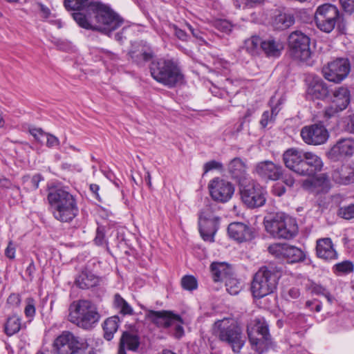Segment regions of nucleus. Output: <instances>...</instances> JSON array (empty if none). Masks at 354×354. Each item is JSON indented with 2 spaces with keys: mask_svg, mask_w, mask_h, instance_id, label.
Returning <instances> with one entry per match:
<instances>
[{
  "mask_svg": "<svg viewBox=\"0 0 354 354\" xmlns=\"http://www.w3.org/2000/svg\"><path fill=\"white\" fill-rule=\"evenodd\" d=\"M67 10L77 11L72 17L78 26L110 37L124 23V19L110 6L97 0H64Z\"/></svg>",
  "mask_w": 354,
  "mask_h": 354,
  "instance_id": "obj_1",
  "label": "nucleus"
},
{
  "mask_svg": "<svg viewBox=\"0 0 354 354\" xmlns=\"http://www.w3.org/2000/svg\"><path fill=\"white\" fill-rule=\"evenodd\" d=\"M283 160L287 168L302 176H314L324 167L320 156L296 148L287 149L283 154Z\"/></svg>",
  "mask_w": 354,
  "mask_h": 354,
  "instance_id": "obj_2",
  "label": "nucleus"
},
{
  "mask_svg": "<svg viewBox=\"0 0 354 354\" xmlns=\"http://www.w3.org/2000/svg\"><path fill=\"white\" fill-rule=\"evenodd\" d=\"M47 199L53 217L62 223H71L78 215L76 196L66 187L51 188Z\"/></svg>",
  "mask_w": 354,
  "mask_h": 354,
  "instance_id": "obj_3",
  "label": "nucleus"
},
{
  "mask_svg": "<svg viewBox=\"0 0 354 354\" xmlns=\"http://www.w3.org/2000/svg\"><path fill=\"white\" fill-rule=\"evenodd\" d=\"M151 77L158 83L168 87H176L184 79L178 62L174 58H158L149 65Z\"/></svg>",
  "mask_w": 354,
  "mask_h": 354,
  "instance_id": "obj_4",
  "label": "nucleus"
},
{
  "mask_svg": "<svg viewBox=\"0 0 354 354\" xmlns=\"http://www.w3.org/2000/svg\"><path fill=\"white\" fill-rule=\"evenodd\" d=\"M315 22L322 32L330 33L335 28L340 34H346V20L339 8L331 3L319 6L315 12Z\"/></svg>",
  "mask_w": 354,
  "mask_h": 354,
  "instance_id": "obj_5",
  "label": "nucleus"
},
{
  "mask_svg": "<svg viewBox=\"0 0 354 354\" xmlns=\"http://www.w3.org/2000/svg\"><path fill=\"white\" fill-rule=\"evenodd\" d=\"M281 277V268L274 264L262 266L255 273L251 283V292L255 298H262L272 293Z\"/></svg>",
  "mask_w": 354,
  "mask_h": 354,
  "instance_id": "obj_6",
  "label": "nucleus"
},
{
  "mask_svg": "<svg viewBox=\"0 0 354 354\" xmlns=\"http://www.w3.org/2000/svg\"><path fill=\"white\" fill-rule=\"evenodd\" d=\"M213 333L234 353H239L245 344V337L241 326L232 318H223L214 323Z\"/></svg>",
  "mask_w": 354,
  "mask_h": 354,
  "instance_id": "obj_7",
  "label": "nucleus"
},
{
  "mask_svg": "<svg viewBox=\"0 0 354 354\" xmlns=\"http://www.w3.org/2000/svg\"><path fill=\"white\" fill-rule=\"evenodd\" d=\"M263 223L266 232L275 239L289 240L296 236L298 233L295 218L283 212L266 216Z\"/></svg>",
  "mask_w": 354,
  "mask_h": 354,
  "instance_id": "obj_8",
  "label": "nucleus"
},
{
  "mask_svg": "<svg viewBox=\"0 0 354 354\" xmlns=\"http://www.w3.org/2000/svg\"><path fill=\"white\" fill-rule=\"evenodd\" d=\"M100 319V315L97 308L88 300L81 299L70 305L68 320L80 328L91 330Z\"/></svg>",
  "mask_w": 354,
  "mask_h": 354,
  "instance_id": "obj_9",
  "label": "nucleus"
},
{
  "mask_svg": "<svg viewBox=\"0 0 354 354\" xmlns=\"http://www.w3.org/2000/svg\"><path fill=\"white\" fill-rule=\"evenodd\" d=\"M247 333L252 348L259 353H263L271 346L268 324L264 319H257L249 324Z\"/></svg>",
  "mask_w": 354,
  "mask_h": 354,
  "instance_id": "obj_10",
  "label": "nucleus"
},
{
  "mask_svg": "<svg viewBox=\"0 0 354 354\" xmlns=\"http://www.w3.org/2000/svg\"><path fill=\"white\" fill-rule=\"evenodd\" d=\"M241 202L248 209H254L265 205L268 192L257 181L251 180L239 185Z\"/></svg>",
  "mask_w": 354,
  "mask_h": 354,
  "instance_id": "obj_11",
  "label": "nucleus"
},
{
  "mask_svg": "<svg viewBox=\"0 0 354 354\" xmlns=\"http://www.w3.org/2000/svg\"><path fill=\"white\" fill-rule=\"evenodd\" d=\"M290 56L295 60L307 62L311 56L310 38L303 32L296 30L290 34L288 39Z\"/></svg>",
  "mask_w": 354,
  "mask_h": 354,
  "instance_id": "obj_12",
  "label": "nucleus"
},
{
  "mask_svg": "<svg viewBox=\"0 0 354 354\" xmlns=\"http://www.w3.org/2000/svg\"><path fill=\"white\" fill-rule=\"evenodd\" d=\"M220 221L221 218L215 216L208 207L198 212L199 232L205 241H214V235L219 228Z\"/></svg>",
  "mask_w": 354,
  "mask_h": 354,
  "instance_id": "obj_13",
  "label": "nucleus"
},
{
  "mask_svg": "<svg viewBox=\"0 0 354 354\" xmlns=\"http://www.w3.org/2000/svg\"><path fill=\"white\" fill-rule=\"evenodd\" d=\"M350 62L346 58H337L323 67L322 73L329 82L339 83L349 74Z\"/></svg>",
  "mask_w": 354,
  "mask_h": 354,
  "instance_id": "obj_14",
  "label": "nucleus"
},
{
  "mask_svg": "<svg viewBox=\"0 0 354 354\" xmlns=\"http://www.w3.org/2000/svg\"><path fill=\"white\" fill-rule=\"evenodd\" d=\"M268 250L275 257L284 259L290 263L301 262L306 259L303 250L288 243H274L268 248Z\"/></svg>",
  "mask_w": 354,
  "mask_h": 354,
  "instance_id": "obj_15",
  "label": "nucleus"
},
{
  "mask_svg": "<svg viewBox=\"0 0 354 354\" xmlns=\"http://www.w3.org/2000/svg\"><path fill=\"white\" fill-rule=\"evenodd\" d=\"M351 102V92L347 86L336 88L331 96V102L324 111L326 117L330 118L347 108Z\"/></svg>",
  "mask_w": 354,
  "mask_h": 354,
  "instance_id": "obj_16",
  "label": "nucleus"
},
{
  "mask_svg": "<svg viewBox=\"0 0 354 354\" xmlns=\"http://www.w3.org/2000/svg\"><path fill=\"white\" fill-rule=\"evenodd\" d=\"M208 189L212 198L222 203L229 201L234 193L233 184L218 177L209 181Z\"/></svg>",
  "mask_w": 354,
  "mask_h": 354,
  "instance_id": "obj_17",
  "label": "nucleus"
},
{
  "mask_svg": "<svg viewBox=\"0 0 354 354\" xmlns=\"http://www.w3.org/2000/svg\"><path fill=\"white\" fill-rule=\"evenodd\" d=\"M303 141L308 145H321L326 142L329 133L321 122L306 125L300 132Z\"/></svg>",
  "mask_w": 354,
  "mask_h": 354,
  "instance_id": "obj_18",
  "label": "nucleus"
},
{
  "mask_svg": "<svg viewBox=\"0 0 354 354\" xmlns=\"http://www.w3.org/2000/svg\"><path fill=\"white\" fill-rule=\"evenodd\" d=\"M354 154V140L339 139L326 152L327 158L333 162L344 161Z\"/></svg>",
  "mask_w": 354,
  "mask_h": 354,
  "instance_id": "obj_19",
  "label": "nucleus"
},
{
  "mask_svg": "<svg viewBox=\"0 0 354 354\" xmlns=\"http://www.w3.org/2000/svg\"><path fill=\"white\" fill-rule=\"evenodd\" d=\"M82 339L70 331H64L53 342V351L56 354H71Z\"/></svg>",
  "mask_w": 354,
  "mask_h": 354,
  "instance_id": "obj_20",
  "label": "nucleus"
},
{
  "mask_svg": "<svg viewBox=\"0 0 354 354\" xmlns=\"http://www.w3.org/2000/svg\"><path fill=\"white\" fill-rule=\"evenodd\" d=\"M129 55L133 62L142 66L153 59L154 53L147 42L140 41L131 45Z\"/></svg>",
  "mask_w": 354,
  "mask_h": 354,
  "instance_id": "obj_21",
  "label": "nucleus"
},
{
  "mask_svg": "<svg viewBox=\"0 0 354 354\" xmlns=\"http://www.w3.org/2000/svg\"><path fill=\"white\" fill-rule=\"evenodd\" d=\"M140 345V337L136 330L130 327L122 332L120 338L117 354H127V351L136 352Z\"/></svg>",
  "mask_w": 354,
  "mask_h": 354,
  "instance_id": "obj_22",
  "label": "nucleus"
},
{
  "mask_svg": "<svg viewBox=\"0 0 354 354\" xmlns=\"http://www.w3.org/2000/svg\"><path fill=\"white\" fill-rule=\"evenodd\" d=\"M229 236L238 243L251 241L254 237L253 228L242 222H232L227 227Z\"/></svg>",
  "mask_w": 354,
  "mask_h": 354,
  "instance_id": "obj_23",
  "label": "nucleus"
},
{
  "mask_svg": "<svg viewBox=\"0 0 354 354\" xmlns=\"http://www.w3.org/2000/svg\"><path fill=\"white\" fill-rule=\"evenodd\" d=\"M147 317L158 328H168L173 326L175 321H180V316L169 310L156 311L150 310Z\"/></svg>",
  "mask_w": 354,
  "mask_h": 354,
  "instance_id": "obj_24",
  "label": "nucleus"
},
{
  "mask_svg": "<svg viewBox=\"0 0 354 354\" xmlns=\"http://www.w3.org/2000/svg\"><path fill=\"white\" fill-rule=\"evenodd\" d=\"M254 170L261 178L269 180H277L281 178L283 171L281 165L274 164L270 160L258 162Z\"/></svg>",
  "mask_w": 354,
  "mask_h": 354,
  "instance_id": "obj_25",
  "label": "nucleus"
},
{
  "mask_svg": "<svg viewBox=\"0 0 354 354\" xmlns=\"http://www.w3.org/2000/svg\"><path fill=\"white\" fill-rule=\"evenodd\" d=\"M307 96L311 100H324L330 93L327 84L318 77H313L308 84Z\"/></svg>",
  "mask_w": 354,
  "mask_h": 354,
  "instance_id": "obj_26",
  "label": "nucleus"
},
{
  "mask_svg": "<svg viewBox=\"0 0 354 354\" xmlns=\"http://www.w3.org/2000/svg\"><path fill=\"white\" fill-rule=\"evenodd\" d=\"M316 252L319 258L326 261L335 260L337 253L330 238L319 239L317 241Z\"/></svg>",
  "mask_w": 354,
  "mask_h": 354,
  "instance_id": "obj_27",
  "label": "nucleus"
},
{
  "mask_svg": "<svg viewBox=\"0 0 354 354\" xmlns=\"http://www.w3.org/2000/svg\"><path fill=\"white\" fill-rule=\"evenodd\" d=\"M99 282V277L86 268H83L75 279V285L82 290L95 287Z\"/></svg>",
  "mask_w": 354,
  "mask_h": 354,
  "instance_id": "obj_28",
  "label": "nucleus"
},
{
  "mask_svg": "<svg viewBox=\"0 0 354 354\" xmlns=\"http://www.w3.org/2000/svg\"><path fill=\"white\" fill-rule=\"evenodd\" d=\"M209 268L214 282L225 281L226 279L233 274L232 267L225 262H212Z\"/></svg>",
  "mask_w": 354,
  "mask_h": 354,
  "instance_id": "obj_29",
  "label": "nucleus"
},
{
  "mask_svg": "<svg viewBox=\"0 0 354 354\" xmlns=\"http://www.w3.org/2000/svg\"><path fill=\"white\" fill-rule=\"evenodd\" d=\"M227 171L231 177L239 182V185L243 184L241 181L245 179L248 174L247 166L241 158H233L227 165Z\"/></svg>",
  "mask_w": 354,
  "mask_h": 354,
  "instance_id": "obj_30",
  "label": "nucleus"
},
{
  "mask_svg": "<svg viewBox=\"0 0 354 354\" xmlns=\"http://www.w3.org/2000/svg\"><path fill=\"white\" fill-rule=\"evenodd\" d=\"M352 171V166L349 165H342L333 170L332 178L335 183L341 185L353 183Z\"/></svg>",
  "mask_w": 354,
  "mask_h": 354,
  "instance_id": "obj_31",
  "label": "nucleus"
},
{
  "mask_svg": "<svg viewBox=\"0 0 354 354\" xmlns=\"http://www.w3.org/2000/svg\"><path fill=\"white\" fill-rule=\"evenodd\" d=\"M283 50V45L279 40L269 38L261 43V51L268 57H279Z\"/></svg>",
  "mask_w": 354,
  "mask_h": 354,
  "instance_id": "obj_32",
  "label": "nucleus"
},
{
  "mask_svg": "<svg viewBox=\"0 0 354 354\" xmlns=\"http://www.w3.org/2000/svg\"><path fill=\"white\" fill-rule=\"evenodd\" d=\"M120 319L118 315L107 318L102 324L104 338L111 341L120 326Z\"/></svg>",
  "mask_w": 354,
  "mask_h": 354,
  "instance_id": "obj_33",
  "label": "nucleus"
},
{
  "mask_svg": "<svg viewBox=\"0 0 354 354\" xmlns=\"http://www.w3.org/2000/svg\"><path fill=\"white\" fill-rule=\"evenodd\" d=\"M295 24V17L290 12H280L274 20L275 28L279 30H285Z\"/></svg>",
  "mask_w": 354,
  "mask_h": 354,
  "instance_id": "obj_34",
  "label": "nucleus"
},
{
  "mask_svg": "<svg viewBox=\"0 0 354 354\" xmlns=\"http://www.w3.org/2000/svg\"><path fill=\"white\" fill-rule=\"evenodd\" d=\"M261 43L263 39L260 37L253 35L245 41L243 48L251 55L255 56L261 51Z\"/></svg>",
  "mask_w": 354,
  "mask_h": 354,
  "instance_id": "obj_35",
  "label": "nucleus"
},
{
  "mask_svg": "<svg viewBox=\"0 0 354 354\" xmlns=\"http://www.w3.org/2000/svg\"><path fill=\"white\" fill-rule=\"evenodd\" d=\"M313 178L316 194L326 193L330 188V182L327 174L322 173L319 175L312 176Z\"/></svg>",
  "mask_w": 354,
  "mask_h": 354,
  "instance_id": "obj_36",
  "label": "nucleus"
},
{
  "mask_svg": "<svg viewBox=\"0 0 354 354\" xmlns=\"http://www.w3.org/2000/svg\"><path fill=\"white\" fill-rule=\"evenodd\" d=\"M113 304L115 308L118 309L119 313L123 316L132 315L133 314V308L119 293H116L114 295Z\"/></svg>",
  "mask_w": 354,
  "mask_h": 354,
  "instance_id": "obj_37",
  "label": "nucleus"
},
{
  "mask_svg": "<svg viewBox=\"0 0 354 354\" xmlns=\"http://www.w3.org/2000/svg\"><path fill=\"white\" fill-rule=\"evenodd\" d=\"M21 326V319L14 315L7 319L4 325V332L8 336H12L20 330Z\"/></svg>",
  "mask_w": 354,
  "mask_h": 354,
  "instance_id": "obj_38",
  "label": "nucleus"
},
{
  "mask_svg": "<svg viewBox=\"0 0 354 354\" xmlns=\"http://www.w3.org/2000/svg\"><path fill=\"white\" fill-rule=\"evenodd\" d=\"M24 184L28 190H36L39 187V183L44 180V177L40 174H36L32 177L24 176L22 178Z\"/></svg>",
  "mask_w": 354,
  "mask_h": 354,
  "instance_id": "obj_39",
  "label": "nucleus"
},
{
  "mask_svg": "<svg viewBox=\"0 0 354 354\" xmlns=\"http://www.w3.org/2000/svg\"><path fill=\"white\" fill-rule=\"evenodd\" d=\"M224 282L227 291L232 295H236L241 290V282L232 275H230Z\"/></svg>",
  "mask_w": 354,
  "mask_h": 354,
  "instance_id": "obj_40",
  "label": "nucleus"
},
{
  "mask_svg": "<svg viewBox=\"0 0 354 354\" xmlns=\"http://www.w3.org/2000/svg\"><path fill=\"white\" fill-rule=\"evenodd\" d=\"M25 308H24V314L26 318L29 319V321H32L36 314V302L34 298L29 297H27L25 300Z\"/></svg>",
  "mask_w": 354,
  "mask_h": 354,
  "instance_id": "obj_41",
  "label": "nucleus"
},
{
  "mask_svg": "<svg viewBox=\"0 0 354 354\" xmlns=\"http://www.w3.org/2000/svg\"><path fill=\"white\" fill-rule=\"evenodd\" d=\"M181 286L184 290L193 291L198 288V281L193 275H185L181 279Z\"/></svg>",
  "mask_w": 354,
  "mask_h": 354,
  "instance_id": "obj_42",
  "label": "nucleus"
},
{
  "mask_svg": "<svg viewBox=\"0 0 354 354\" xmlns=\"http://www.w3.org/2000/svg\"><path fill=\"white\" fill-rule=\"evenodd\" d=\"M233 26L232 23L226 19H219L214 21V27L227 35H229L232 32Z\"/></svg>",
  "mask_w": 354,
  "mask_h": 354,
  "instance_id": "obj_43",
  "label": "nucleus"
},
{
  "mask_svg": "<svg viewBox=\"0 0 354 354\" xmlns=\"http://www.w3.org/2000/svg\"><path fill=\"white\" fill-rule=\"evenodd\" d=\"M71 354H96L94 348L86 340L82 339L77 348Z\"/></svg>",
  "mask_w": 354,
  "mask_h": 354,
  "instance_id": "obj_44",
  "label": "nucleus"
},
{
  "mask_svg": "<svg viewBox=\"0 0 354 354\" xmlns=\"http://www.w3.org/2000/svg\"><path fill=\"white\" fill-rule=\"evenodd\" d=\"M105 234L106 232L104 227L102 225L98 226L96 230V235L94 239V242L97 245H102L106 243Z\"/></svg>",
  "mask_w": 354,
  "mask_h": 354,
  "instance_id": "obj_45",
  "label": "nucleus"
},
{
  "mask_svg": "<svg viewBox=\"0 0 354 354\" xmlns=\"http://www.w3.org/2000/svg\"><path fill=\"white\" fill-rule=\"evenodd\" d=\"M338 215L345 219H351L354 218V204L346 207H341L339 209Z\"/></svg>",
  "mask_w": 354,
  "mask_h": 354,
  "instance_id": "obj_46",
  "label": "nucleus"
},
{
  "mask_svg": "<svg viewBox=\"0 0 354 354\" xmlns=\"http://www.w3.org/2000/svg\"><path fill=\"white\" fill-rule=\"evenodd\" d=\"M336 270L339 272L349 273L353 271L354 266L350 261H344L342 263H337L335 266Z\"/></svg>",
  "mask_w": 354,
  "mask_h": 354,
  "instance_id": "obj_47",
  "label": "nucleus"
},
{
  "mask_svg": "<svg viewBox=\"0 0 354 354\" xmlns=\"http://www.w3.org/2000/svg\"><path fill=\"white\" fill-rule=\"evenodd\" d=\"M184 324L183 319L180 317V321H175L173 324L174 327V336L175 338L179 339H180L185 334L184 328L183 327V324Z\"/></svg>",
  "mask_w": 354,
  "mask_h": 354,
  "instance_id": "obj_48",
  "label": "nucleus"
},
{
  "mask_svg": "<svg viewBox=\"0 0 354 354\" xmlns=\"http://www.w3.org/2000/svg\"><path fill=\"white\" fill-rule=\"evenodd\" d=\"M187 27L192 34L193 37H195L198 41H200V44H205L206 41L204 38V33L202 32L199 29L197 28L192 27L189 24H186Z\"/></svg>",
  "mask_w": 354,
  "mask_h": 354,
  "instance_id": "obj_49",
  "label": "nucleus"
},
{
  "mask_svg": "<svg viewBox=\"0 0 354 354\" xmlns=\"http://www.w3.org/2000/svg\"><path fill=\"white\" fill-rule=\"evenodd\" d=\"M203 169L205 174L213 169L222 171L223 169V165L220 162L210 160L204 165Z\"/></svg>",
  "mask_w": 354,
  "mask_h": 354,
  "instance_id": "obj_50",
  "label": "nucleus"
},
{
  "mask_svg": "<svg viewBox=\"0 0 354 354\" xmlns=\"http://www.w3.org/2000/svg\"><path fill=\"white\" fill-rule=\"evenodd\" d=\"M275 116L268 111H266L263 113L260 120V124L262 128H266L270 122L274 120Z\"/></svg>",
  "mask_w": 354,
  "mask_h": 354,
  "instance_id": "obj_51",
  "label": "nucleus"
},
{
  "mask_svg": "<svg viewBox=\"0 0 354 354\" xmlns=\"http://www.w3.org/2000/svg\"><path fill=\"white\" fill-rule=\"evenodd\" d=\"M170 28L173 29L175 36L183 41H187L189 38V35L187 32L179 28L176 24H171Z\"/></svg>",
  "mask_w": 354,
  "mask_h": 354,
  "instance_id": "obj_52",
  "label": "nucleus"
},
{
  "mask_svg": "<svg viewBox=\"0 0 354 354\" xmlns=\"http://www.w3.org/2000/svg\"><path fill=\"white\" fill-rule=\"evenodd\" d=\"M21 301V298L19 293H11L7 299V304L14 308L19 307Z\"/></svg>",
  "mask_w": 354,
  "mask_h": 354,
  "instance_id": "obj_53",
  "label": "nucleus"
},
{
  "mask_svg": "<svg viewBox=\"0 0 354 354\" xmlns=\"http://www.w3.org/2000/svg\"><path fill=\"white\" fill-rule=\"evenodd\" d=\"M44 136L46 137V146L48 148L57 147L59 146V140L54 135L45 133Z\"/></svg>",
  "mask_w": 354,
  "mask_h": 354,
  "instance_id": "obj_54",
  "label": "nucleus"
},
{
  "mask_svg": "<svg viewBox=\"0 0 354 354\" xmlns=\"http://www.w3.org/2000/svg\"><path fill=\"white\" fill-rule=\"evenodd\" d=\"M16 253V244L12 241H10L5 250V256L10 260H13L15 258Z\"/></svg>",
  "mask_w": 354,
  "mask_h": 354,
  "instance_id": "obj_55",
  "label": "nucleus"
},
{
  "mask_svg": "<svg viewBox=\"0 0 354 354\" xmlns=\"http://www.w3.org/2000/svg\"><path fill=\"white\" fill-rule=\"evenodd\" d=\"M286 192L285 186L281 183H275L271 189V193L275 196H282Z\"/></svg>",
  "mask_w": 354,
  "mask_h": 354,
  "instance_id": "obj_56",
  "label": "nucleus"
},
{
  "mask_svg": "<svg viewBox=\"0 0 354 354\" xmlns=\"http://www.w3.org/2000/svg\"><path fill=\"white\" fill-rule=\"evenodd\" d=\"M339 2L346 12L349 15L354 12V0H339Z\"/></svg>",
  "mask_w": 354,
  "mask_h": 354,
  "instance_id": "obj_57",
  "label": "nucleus"
},
{
  "mask_svg": "<svg viewBox=\"0 0 354 354\" xmlns=\"http://www.w3.org/2000/svg\"><path fill=\"white\" fill-rule=\"evenodd\" d=\"M301 187L306 191L316 193L313 178L302 180Z\"/></svg>",
  "mask_w": 354,
  "mask_h": 354,
  "instance_id": "obj_58",
  "label": "nucleus"
},
{
  "mask_svg": "<svg viewBox=\"0 0 354 354\" xmlns=\"http://www.w3.org/2000/svg\"><path fill=\"white\" fill-rule=\"evenodd\" d=\"M36 268L32 259H30L29 265L26 269L25 273L27 275L28 280L32 281L34 278V274L35 272Z\"/></svg>",
  "mask_w": 354,
  "mask_h": 354,
  "instance_id": "obj_59",
  "label": "nucleus"
},
{
  "mask_svg": "<svg viewBox=\"0 0 354 354\" xmlns=\"http://www.w3.org/2000/svg\"><path fill=\"white\" fill-rule=\"evenodd\" d=\"M310 290L312 293L323 296L328 291L324 286L317 283H313L311 285Z\"/></svg>",
  "mask_w": 354,
  "mask_h": 354,
  "instance_id": "obj_60",
  "label": "nucleus"
},
{
  "mask_svg": "<svg viewBox=\"0 0 354 354\" xmlns=\"http://www.w3.org/2000/svg\"><path fill=\"white\" fill-rule=\"evenodd\" d=\"M306 306L310 308V310H314L315 312H320L322 310V303L318 300L313 301H307L306 303Z\"/></svg>",
  "mask_w": 354,
  "mask_h": 354,
  "instance_id": "obj_61",
  "label": "nucleus"
},
{
  "mask_svg": "<svg viewBox=\"0 0 354 354\" xmlns=\"http://www.w3.org/2000/svg\"><path fill=\"white\" fill-rule=\"evenodd\" d=\"M99 52L100 53L103 54L104 57L109 58L111 60L117 61L118 59V56L117 54H115L110 50H108L106 49L100 48Z\"/></svg>",
  "mask_w": 354,
  "mask_h": 354,
  "instance_id": "obj_62",
  "label": "nucleus"
},
{
  "mask_svg": "<svg viewBox=\"0 0 354 354\" xmlns=\"http://www.w3.org/2000/svg\"><path fill=\"white\" fill-rule=\"evenodd\" d=\"M283 102H284V100L283 98H280L277 101V104L274 106H272L270 112L275 117L277 115V114L279 113V112L281 109V105L283 104Z\"/></svg>",
  "mask_w": 354,
  "mask_h": 354,
  "instance_id": "obj_63",
  "label": "nucleus"
},
{
  "mask_svg": "<svg viewBox=\"0 0 354 354\" xmlns=\"http://www.w3.org/2000/svg\"><path fill=\"white\" fill-rule=\"evenodd\" d=\"M346 130L350 133L354 134V114L349 116L348 122L346 125Z\"/></svg>",
  "mask_w": 354,
  "mask_h": 354,
  "instance_id": "obj_64",
  "label": "nucleus"
}]
</instances>
